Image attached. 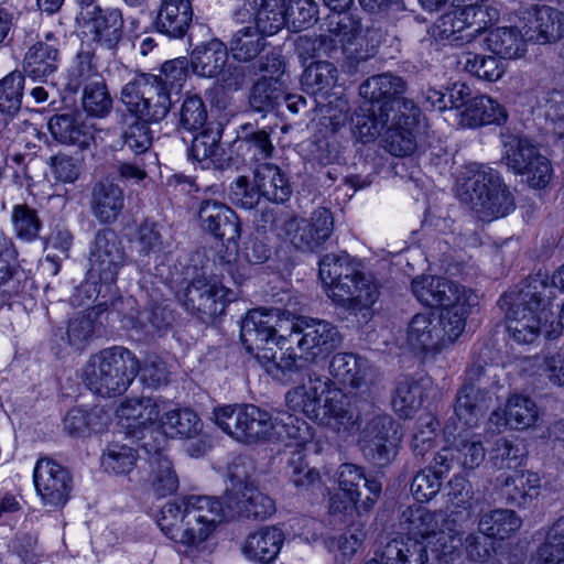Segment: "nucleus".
<instances>
[{"label": "nucleus", "mask_w": 564, "mask_h": 564, "mask_svg": "<svg viewBox=\"0 0 564 564\" xmlns=\"http://www.w3.org/2000/svg\"><path fill=\"white\" fill-rule=\"evenodd\" d=\"M465 429L454 436L453 451L455 453L456 464L464 469H474L485 459V447L480 438Z\"/></svg>", "instance_id": "nucleus-52"}, {"label": "nucleus", "mask_w": 564, "mask_h": 564, "mask_svg": "<svg viewBox=\"0 0 564 564\" xmlns=\"http://www.w3.org/2000/svg\"><path fill=\"white\" fill-rule=\"evenodd\" d=\"M126 260L127 254L117 234L111 229L99 230L90 249L87 275L98 279L105 286L107 294L104 297L117 294V276Z\"/></svg>", "instance_id": "nucleus-13"}, {"label": "nucleus", "mask_w": 564, "mask_h": 564, "mask_svg": "<svg viewBox=\"0 0 564 564\" xmlns=\"http://www.w3.org/2000/svg\"><path fill=\"white\" fill-rule=\"evenodd\" d=\"M193 20V8L191 1L177 3H161L160 10L154 20L155 29L171 37H183Z\"/></svg>", "instance_id": "nucleus-37"}, {"label": "nucleus", "mask_w": 564, "mask_h": 564, "mask_svg": "<svg viewBox=\"0 0 564 564\" xmlns=\"http://www.w3.org/2000/svg\"><path fill=\"white\" fill-rule=\"evenodd\" d=\"M182 305L192 314L206 322L223 314L227 303L236 299V294L205 276L193 279L178 294Z\"/></svg>", "instance_id": "nucleus-15"}, {"label": "nucleus", "mask_w": 564, "mask_h": 564, "mask_svg": "<svg viewBox=\"0 0 564 564\" xmlns=\"http://www.w3.org/2000/svg\"><path fill=\"white\" fill-rule=\"evenodd\" d=\"M496 488L507 505L525 508L540 495L541 478L533 471L516 470L498 477Z\"/></svg>", "instance_id": "nucleus-23"}, {"label": "nucleus", "mask_w": 564, "mask_h": 564, "mask_svg": "<svg viewBox=\"0 0 564 564\" xmlns=\"http://www.w3.org/2000/svg\"><path fill=\"white\" fill-rule=\"evenodd\" d=\"M253 182L261 197L273 203H284L291 196V185L281 169L272 163L263 162L253 170Z\"/></svg>", "instance_id": "nucleus-39"}, {"label": "nucleus", "mask_w": 564, "mask_h": 564, "mask_svg": "<svg viewBox=\"0 0 564 564\" xmlns=\"http://www.w3.org/2000/svg\"><path fill=\"white\" fill-rule=\"evenodd\" d=\"M108 416L99 408L89 411L72 409L64 417V430L73 437H85L90 432H99L107 424Z\"/></svg>", "instance_id": "nucleus-48"}, {"label": "nucleus", "mask_w": 564, "mask_h": 564, "mask_svg": "<svg viewBox=\"0 0 564 564\" xmlns=\"http://www.w3.org/2000/svg\"><path fill=\"white\" fill-rule=\"evenodd\" d=\"M507 120L506 109L495 99L481 95L474 97L462 112L463 127H480L485 124H501Z\"/></svg>", "instance_id": "nucleus-41"}, {"label": "nucleus", "mask_w": 564, "mask_h": 564, "mask_svg": "<svg viewBox=\"0 0 564 564\" xmlns=\"http://www.w3.org/2000/svg\"><path fill=\"white\" fill-rule=\"evenodd\" d=\"M442 533L435 541H420L417 538H395L387 543L380 542L377 556L386 564H427L434 549L446 547Z\"/></svg>", "instance_id": "nucleus-20"}, {"label": "nucleus", "mask_w": 564, "mask_h": 564, "mask_svg": "<svg viewBox=\"0 0 564 564\" xmlns=\"http://www.w3.org/2000/svg\"><path fill=\"white\" fill-rule=\"evenodd\" d=\"M372 368L370 362L352 352H337L329 362V373L340 384L359 389L367 383Z\"/></svg>", "instance_id": "nucleus-34"}, {"label": "nucleus", "mask_w": 564, "mask_h": 564, "mask_svg": "<svg viewBox=\"0 0 564 564\" xmlns=\"http://www.w3.org/2000/svg\"><path fill=\"white\" fill-rule=\"evenodd\" d=\"M416 300L429 307H443V312H452L465 322L469 307L474 305L476 295L471 290L440 276H417L411 283Z\"/></svg>", "instance_id": "nucleus-12"}, {"label": "nucleus", "mask_w": 564, "mask_h": 564, "mask_svg": "<svg viewBox=\"0 0 564 564\" xmlns=\"http://www.w3.org/2000/svg\"><path fill=\"white\" fill-rule=\"evenodd\" d=\"M530 39L539 43L556 42L564 36L563 12L549 6H534L524 17Z\"/></svg>", "instance_id": "nucleus-30"}, {"label": "nucleus", "mask_w": 564, "mask_h": 564, "mask_svg": "<svg viewBox=\"0 0 564 564\" xmlns=\"http://www.w3.org/2000/svg\"><path fill=\"white\" fill-rule=\"evenodd\" d=\"M223 128L219 123H208L200 128L193 137L189 148V158L202 163L204 167L210 165L223 170L230 166L231 159L226 155L221 145Z\"/></svg>", "instance_id": "nucleus-24"}, {"label": "nucleus", "mask_w": 564, "mask_h": 564, "mask_svg": "<svg viewBox=\"0 0 564 564\" xmlns=\"http://www.w3.org/2000/svg\"><path fill=\"white\" fill-rule=\"evenodd\" d=\"M141 448L148 455L150 478L154 492L159 497H166L176 492L180 486L178 476L173 463L160 444L143 442Z\"/></svg>", "instance_id": "nucleus-26"}, {"label": "nucleus", "mask_w": 564, "mask_h": 564, "mask_svg": "<svg viewBox=\"0 0 564 564\" xmlns=\"http://www.w3.org/2000/svg\"><path fill=\"white\" fill-rule=\"evenodd\" d=\"M264 34L254 26H243L231 37L229 50L238 62H249L258 57L265 50Z\"/></svg>", "instance_id": "nucleus-51"}, {"label": "nucleus", "mask_w": 564, "mask_h": 564, "mask_svg": "<svg viewBox=\"0 0 564 564\" xmlns=\"http://www.w3.org/2000/svg\"><path fill=\"white\" fill-rule=\"evenodd\" d=\"M240 21L254 18L256 29L264 35L275 34L286 22L285 8L281 0H243V8L237 12Z\"/></svg>", "instance_id": "nucleus-31"}, {"label": "nucleus", "mask_w": 564, "mask_h": 564, "mask_svg": "<svg viewBox=\"0 0 564 564\" xmlns=\"http://www.w3.org/2000/svg\"><path fill=\"white\" fill-rule=\"evenodd\" d=\"M421 384L408 376L400 377L392 395L394 412L403 419L411 417L422 404Z\"/></svg>", "instance_id": "nucleus-50"}, {"label": "nucleus", "mask_w": 564, "mask_h": 564, "mask_svg": "<svg viewBox=\"0 0 564 564\" xmlns=\"http://www.w3.org/2000/svg\"><path fill=\"white\" fill-rule=\"evenodd\" d=\"M160 412L159 401L150 397L126 399L116 410L120 425L141 444L147 442L148 434L151 437L158 434L161 441H165L160 427L155 426Z\"/></svg>", "instance_id": "nucleus-16"}, {"label": "nucleus", "mask_w": 564, "mask_h": 564, "mask_svg": "<svg viewBox=\"0 0 564 564\" xmlns=\"http://www.w3.org/2000/svg\"><path fill=\"white\" fill-rule=\"evenodd\" d=\"M502 161L513 172L525 169L531 159H536L540 152L538 147L523 135L502 134Z\"/></svg>", "instance_id": "nucleus-49"}, {"label": "nucleus", "mask_w": 564, "mask_h": 564, "mask_svg": "<svg viewBox=\"0 0 564 564\" xmlns=\"http://www.w3.org/2000/svg\"><path fill=\"white\" fill-rule=\"evenodd\" d=\"M284 230L295 249L313 252L332 236L333 215L327 208H318L310 218H290L284 224Z\"/></svg>", "instance_id": "nucleus-17"}, {"label": "nucleus", "mask_w": 564, "mask_h": 564, "mask_svg": "<svg viewBox=\"0 0 564 564\" xmlns=\"http://www.w3.org/2000/svg\"><path fill=\"white\" fill-rule=\"evenodd\" d=\"M338 70L329 62H315L307 66L302 75L303 89L312 95L330 90L337 82Z\"/></svg>", "instance_id": "nucleus-56"}, {"label": "nucleus", "mask_w": 564, "mask_h": 564, "mask_svg": "<svg viewBox=\"0 0 564 564\" xmlns=\"http://www.w3.org/2000/svg\"><path fill=\"white\" fill-rule=\"evenodd\" d=\"M283 531L275 525L261 527L247 535L241 551L250 561L261 564L273 562L284 543Z\"/></svg>", "instance_id": "nucleus-28"}, {"label": "nucleus", "mask_w": 564, "mask_h": 564, "mask_svg": "<svg viewBox=\"0 0 564 564\" xmlns=\"http://www.w3.org/2000/svg\"><path fill=\"white\" fill-rule=\"evenodd\" d=\"M234 147L245 161L259 162L270 159L274 152L270 132L246 123L240 128V134Z\"/></svg>", "instance_id": "nucleus-38"}, {"label": "nucleus", "mask_w": 564, "mask_h": 564, "mask_svg": "<svg viewBox=\"0 0 564 564\" xmlns=\"http://www.w3.org/2000/svg\"><path fill=\"white\" fill-rule=\"evenodd\" d=\"M487 48L503 59L521 57L525 53V42L521 31L514 26H501L488 31Z\"/></svg>", "instance_id": "nucleus-44"}, {"label": "nucleus", "mask_w": 564, "mask_h": 564, "mask_svg": "<svg viewBox=\"0 0 564 564\" xmlns=\"http://www.w3.org/2000/svg\"><path fill=\"white\" fill-rule=\"evenodd\" d=\"M457 65L462 69L488 82H497L506 70L505 64L496 56L470 52L462 53L457 57Z\"/></svg>", "instance_id": "nucleus-54"}, {"label": "nucleus", "mask_w": 564, "mask_h": 564, "mask_svg": "<svg viewBox=\"0 0 564 564\" xmlns=\"http://www.w3.org/2000/svg\"><path fill=\"white\" fill-rule=\"evenodd\" d=\"M212 420L227 435L242 444L269 441L283 433L303 444L311 437L307 423L292 414L273 419L253 404H228L215 408Z\"/></svg>", "instance_id": "nucleus-5"}, {"label": "nucleus", "mask_w": 564, "mask_h": 564, "mask_svg": "<svg viewBox=\"0 0 564 564\" xmlns=\"http://www.w3.org/2000/svg\"><path fill=\"white\" fill-rule=\"evenodd\" d=\"M198 218L202 228L217 239L236 243L240 237V223L237 214L220 202L203 200Z\"/></svg>", "instance_id": "nucleus-22"}, {"label": "nucleus", "mask_w": 564, "mask_h": 564, "mask_svg": "<svg viewBox=\"0 0 564 564\" xmlns=\"http://www.w3.org/2000/svg\"><path fill=\"white\" fill-rule=\"evenodd\" d=\"M383 148L395 156H406L416 148L415 137L412 127L393 126L392 122L386 128Z\"/></svg>", "instance_id": "nucleus-63"}, {"label": "nucleus", "mask_w": 564, "mask_h": 564, "mask_svg": "<svg viewBox=\"0 0 564 564\" xmlns=\"http://www.w3.org/2000/svg\"><path fill=\"white\" fill-rule=\"evenodd\" d=\"M238 469V465L231 468L232 486L225 494L228 518L264 520L272 516L275 512L274 500L260 491L248 476L240 475Z\"/></svg>", "instance_id": "nucleus-14"}, {"label": "nucleus", "mask_w": 564, "mask_h": 564, "mask_svg": "<svg viewBox=\"0 0 564 564\" xmlns=\"http://www.w3.org/2000/svg\"><path fill=\"white\" fill-rule=\"evenodd\" d=\"M84 26L91 35L94 42L112 50L123 33V18L118 9L87 12L84 14Z\"/></svg>", "instance_id": "nucleus-32"}, {"label": "nucleus", "mask_w": 564, "mask_h": 564, "mask_svg": "<svg viewBox=\"0 0 564 564\" xmlns=\"http://www.w3.org/2000/svg\"><path fill=\"white\" fill-rule=\"evenodd\" d=\"M48 129L53 138L62 144L87 149L94 140L90 127L77 110L53 115L48 120Z\"/></svg>", "instance_id": "nucleus-27"}, {"label": "nucleus", "mask_w": 564, "mask_h": 564, "mask_svg": "<svg viewBox=\"0 0 564 564\" xmlns=\"http://www.w3.org/2000/svg\"><path fill=\"white\" fill-rule=\"evenodd\" d=\"M228 47L214 39L196 46L192 52L191 64L195 74L202 77H216L227 66Z\"/></svg>", "instance_id": "nucleus-40"}, {"label": "nucleus", "mask_w": 564, "mask_h": 564, "mask_svg": "<svg viewBox=\"0 0 564 564\" xmlns=\"http://www.w3.org/2000/svg\"><path fill=\"white\" fill-rule=\"evenodd\" d=\"M124 204L123 191L109 180L96 183L91 192L90 207L101 223H112L120 215Z\"/></svg>", "instance_id": "nucleus-36"}, {"label": "nucleus", "mask_w": 564, "mask_h": 564, "mask_svg": "<svg viewBox=\"0 0 564 564\" xmlns=\"http://www.w3.org/2000/svg\"><path fill=\"white\" fill-rule=\"evenodd\" d=\"M360 427L359 445L364 456L376 465L383 466L395 456V446L389 440L394 422L387 414H370Z\"/></svg>", "instance_id": "nucleus-18"}, {"label": "nucleus", "mask_w": 564, "mask_h": 564, "mask_svg": "<svg viewBox=\"0 0 564 564\" xmlns=\"http://www.w3.org/2000/svg\"><path fill=\"white\" fill-rule=\"evenodd\" d=\"M207 108L198 95L187 96L180 109L178 127L187 131H198L208 124Z\"/></svg>", "instance_id": "nucleus-64"}, {"label": "nucleus", "mask_w": 564, "mask_h": 564, "mask_svg": "<svg viewBox=\"0 0 564 564\" xmlns=\"http://www.w3.org/2000/svg\"><path fill=\"white\" fill-rule=\"evenodd\" d=\"M457 197L480 220L506 217L514 209V198L498 172L482 169L458 183Z\"/></svg>", "instance_id": "nucleus-8"}, {"label": "nucleus", "mask_w": 564, "mask_h": 564, "mask_svg": "<svg viewBox=\"0 0 564 564\" xmlns=\"http://www.w3.org/2000/svg\"><path fill=\"white\" fill-rule=\"evenodd\" d=\"M187 518L191 522L197 523L198 530H193L191 536L194 545L206 541L216 525L228 518L226 503H221L215 497L191 496L185 497Z\"/></svg>", "instance_id": "nucleus-21"}, {"label": "nucleus", "mask_w": 564, "mask_h": 564, "mask_svg": "<svg viewBox=\"0 0 564 564\" xmlns=\"http://www.w3.org/2000/svg\"><path fill=\"white\" fill-rule=\"evenodd\" d=\"M318 274L328 296L359 324H367L372 318V306L380 294L378 284L349 254H325L319 261Z\"/></svg>", "instance_id": "nucleus-4"}, {"label": "nucleus", "mask_w": 564, "mask_h": 564, "mask_svg": "<svg viewBox=\"0 0 564 564\" xmlns=\"http://www.w3.org/2000/svg\"><path fill=\"white\" fill-rule=\"evenodd\" d=\"M280 310H251L241 322L240 337L246 350L254 356L265 371L279 381L296 379L304 368L283 347L288 339L278 335Z\"/></svg>", "instance_id": "nucleus-6"}, {"label": "nucleus", "mask_w": 564, "mask_h": 564, "mask_svg": "<svg viewBox=\"0 0 564 564\" xmlns=\"http://www.w3.org/2000/svg\"><path fill=\"white\" fill-rule=\"evenodd\" d=\"M490 402L491 397L459 388L454 403L455 417L463 426L473 429L486 414Z\"/></svg>", "instance_id": "nucleus-45"}, {"label": "nucleus", "mask_w": 564, "mask_h": 564, "mask_svg": "<svg viewBox=\"0 0 564 564\" xmlns=\"http://www.w3.org/2000/svg\"><path fill=\"white\" fill-rule=\"evenodd\" d=\"M291 340L296 344L300 355L291 354L304 371L296 379H286L288 382H302L305 379L318 377L311 365L324 361L328 355L340 346L343 337L334 324L307 316L297 317L292 324Z\"/></svg>", "instance_id": "nucleus-9"}, {"label": "nucleus", "mask_w": 564, "mask_h": 564, "mask_svg": "<svg viewBox=\"0 0 564 564\" xmlns=\"http://www.w3.org/2000/svg\"><path fill=\"white\" fill-rule=\"evenodd\" d=\"M465 329L463 317L452 312L415 314L406 328V344L414 351H440L454 344Z\"/></svg>", "instance_id": "nucleus-10"}, {"label": "nucleus", "mask_w": 564, "mask_h": 564, "mask_svg": "<svg viewBox=\"0 0 564 564\" xmlns=\"http://www.w3.org/2000/svg\"><path fill=\"white\" fill-rule=\"evenodd\" d=\"M34 484L43 502L51 507L64 506L73 488L69 471L50 458L37 460L34 473Z\"/></svg>", "instance_id": "nucleus-19"}, {"label": "nucleus", "mask_w": 564, "mask_h": 564, "mask_svg": "<svg viewBox=\"0 0 564 564\" xmlns=\"http://www.w3.org/2000/svg\"><path fill=\"white\" fill-rule=\"evenodd\" d=\"M97 316L91 313H78L69 318L65 326L58 327L53 341L61 352L82 351L95 337L100 323Z\"/></svg>", "instance_id": "nucleus-25"}, {"label": "nucleus", "mask_w": 564, "mask_h": 564, "mask_svg": "<svg viewBox=\"0 0 564 564\" xmlns=\"http://www.w3.org/2000/svg\"><path fill=\"white\" fill-rule=\"evenodd\" d=\"M140 362L127 348L115 346L89 357L84 369V379L95 394L111 398L124 393L137 375Z\"/></svg>", "instance_id": "nucleus-7"}, {"label": "nucleus", "mask_w": 564, "mask_h": 564, "mask_svg": "<svg viewBox=\"0 0 564 564\" xmlns=\"http://www.w3.org/2000/svg\"><path fill=\"white\" fill-rule=\"evenodd\" d=\"M522 525V519L510 509H495L484 513L478 523L480 533L500 540L514 534Z\"/></svg>", "instance_id": "nucleus-46"}, {"label": "nucleus", "mask_w": 564, "mask_h": 564, "mask_svg": "<svg viewBox=\"0 0 564 564\" xmlns=\"http://www.w3.org/2000/svg\"><path fill=\"white\" fill-rule=\"evenodd\" d=\"M25 76L14 70L0 80V111L13 116L22 105L24 96Z\"/></svg>", "instance_id": "nucleus-59"}, {"label": "nucleus", "mask_w": 564, "mask_h": 564, "mask_svg": "<svg viewBox=\"0 0 564 564\" xmlns=\"http://www.w3.org/2000/svg\"><path fill=\"white\" fill-rule=\"evenodd\" d=\"M481 30L480 22L471 9H460L444 13L434 25V35L451 42H469Z\"/></svg>", "instance_id": "nucleus-33"}, {"label": "nucleus", "mask_w": 564, "mask_h": 564, "mask_svg": "<svg viewBox=\"0 0 564 564\" xmlns=\"http://www.w3.org/2000/svg\"><path fill=\"white\" fill-rule=\"evenodd\" d=\"M148 121L134 117L131 122H126L121 139L123 148L141 155L148 153L153 143V133Z\"/></svg>", "instance_id": "nucleus-62"}, {"label": "nucleus", "mask_w": 564, "mask_h": 564, "mask_svg": "<svg viewBox=\"0 0 564 564\" xmlns=\"http://www.w3.org/2000/svg\"><path fill=\"white\" fill-rule=\"evenodd\" d=\"M402 524H408V534L420 536V541H435L436 521L434 516L422 507L409 508L402 512Z\"/></svg>", "instance_id": "nucleus-61"}, {"label": "nucleus", "mask_w": 564, "mask_h": 564, "mask_svg": "<svg viewBox=\"0 0 564 564\" xmlns=\"http://www.w3.org/2000/svg\"><path fill=\"white\" fill-rule=\"evenodd\" d=\"M120 99L133 117L150 123L162 121L172 106L171 94L153 75H142L127 83Z\"/></svg>", "instance_id": "nucleus-11"}, {"label": "nucleus", "mask_w": 564, "mask_h": 564, "mask_svg": "<svg viewBox=\"0 0 564 564\" xmlns=\"http://www.w3.org/2000/svg\"><path fill=\"white\" fill-rule=\"evenodd\" d=\"M406 89V83L403 78L391 73L375 75L366 79L359 87L360 96L376 105L379 109L389 111L393 109V102H398V97L403 95Z\"/></svg>", "instance_id": "nucleus-29"}, {"label": "nucleus", "mask_w": 564, "mask_h": 564, "mask_svg": "<svg viewBox=\"0 0 564 564\" xmlns=\"http://www.w3.org/2000/svg\"><path fill=\"white\" fill-rule=\"evenodd\" d=\"M318 274L328 296L359 324H367L372 318V306L380 294L378 284L349 254H325L319 261Z\"/></svg>", "instance_id": "nucleus-3"}, {"label": "nucleus", "mask_w": 564, "mask_h": 564, "mask_svg": "<svg viewBox=\"0 0 564 564\" xmlns=\"http://www.w3.org/2000/svg\"><path fill=\"white\" fill-rule=\"evenodd\" d=\"M58 63V48L54 44L37 42L26 52L23 72L32 79H43L54 73Z\"/></svg>", "instance_id": "nucleus-43"}, {"label": "nucleus", "mask_w": 564, "mask_h": 564, "mask_svg": "<svg viewBox=\"0 0 564 564\" xmlns=\"http://www.w3.org/2000/svg\"><path fill=\"white\" fill-rule=\"evenodd\" d=\"M297 383L285 395L289 409L319 424L343 427L348 432L358 431L373 412V403L361 394L328 391L327 378L310 377L306 382Z\"/></svg>", "instance_id": "nucleus-2"}, {"label": "nucleus", "mask_w": 564, "mask_h": 564, "mask_svg": "<svg viewBox=\"0 0 564 564\" xmlns=\"http://www.w3.org/2000/svg\"><path fill=\"white\" fill-rule=\"evenodd\" d=\"M161 531L171 540L186 545H194L193 531L187 518L185 497L166 502L156 519Z\"/></svg>", "instance_id": "nucleus-35"}, {"label": "nucleus", "mask_w": 564, "mask_h": 564, "mask_svg": "<svg viewBox=\"0 0 564 564\" xmlns=\"http://www.w3.org/2000/svg\"><path fill=\"white\" fill-rule=\"evenodd\" d=\"M160 430L172 437L192 438L198 435L203 424L198 414L192 409H174L160 420Z\"/></svg>", "instance_id": "nucleus-47"}, {"label": "nucleus", "mask_w": 564, "mask_h": 564, "mask_svg": "<svg viewBox=\"0 0 564 564\" xmlns=\"http://www.w3.org/2000/svg\"><path fill=\"white\" fill-rule=\"evenodd\" d=\"M82 105L87 115L106 117L112 109V98L104 80L97 79L85 85Z\"/></svg>", "instance_id": "nucleus-60"}, {"label": "nucleus", "mask_w": 564, "mask_h": 564, "mask_svg": "<svg viewBox=\"0 0 564 564\" xmlns=\"http://www.w3.org/2000/svg\"><path fill=\"white\" fill-rule=\"evenodd\" d=\"M556 288L564 290V264L554 273L552 283L546 278L529 276L500 297L498 304L505 311L507 329L516 341L531 344L541 333L552 337L553 323H547L553 316Z\"/></svg>", "instance_id": "nucleus-1"}, {"label": "nucleus", "mask_w": 564, "mask_h": 564, "mask_svg": "<svg viewBox=\"0 0 564 564\" xmlns=\"http://www.w3.org/2000/svg\"><path fill=\"white\" fill-rule=\"evenodd\" d=\"M104 294H107V291L105 286L99 283V280L87 275V280L75 288L69 301L74 306H83L90 302H96V305L86 311V313L100 315L106 312L110 305L115 304L113 300L116 295L104 297Z\"/></svg>", "instance_id": "nucleus-53"}, {"label": "nucleus", "mask_w": 564, "mask_h": 564, "mask_svg": "<svg viewBox=\"0 0 564 564\" xmlns=\"http://www.w3.org/2000/svg\"><path fill=\"white\" fill-rule=\"evenodd\" d=\"M505 416L511 429L525 430L538 421L539 408L528 395L513 394L507 401Z\"/></svg>", "instance_id": "nucleus-55"}, {"label": "nucleus", "mask_w": 564, "mask_h": 564, "mask_svg": "<svg viewBox=\"0 0 564 564\" xmlns=\"http://www.w3.org/2000/svg\"><path fill=\"white\" fill-rule=\"evenodd\" d=\"M283 89L276 78L262 77L257 80L249 94V105L257 112H271L281 102Z\"/></svg>", "instance_id": "nucleus-57"}, {"label": "nucleus", "mask_w": 564, "mask_h": 564, "mask_svg": "<svg viewBox=\"0 0 564 564\" xmlns=\"http://www.w3.org/2000/svg\"><path fill=\"white\" fill-rule=\"evenodd\" d=\"M362 31L361 22L351 15H333L328 18L327 33L325 37H329L334 44V52L339 46L345 48L354 45V41L360 35Z\"/></svg>", "instance_id": "nucleus-58"}, {"label": "nucleus", "mask_w": 564, "mask_h": 564, "mask_svg": "<svg viewBox=\"0 0 564 564\" xmlns=\"http://www.w3.org/2000/svg\"><path fill=\"white\" fill-rule=\"evenodd\" d=\"M134 243L139 256L158 258L171 249L172 238L163 225L145 219L137 229Z\"/></svg>", "instance_id": "nucleus-42"}]
</instances>
